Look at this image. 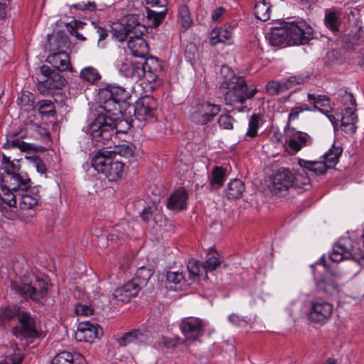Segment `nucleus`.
<instances>
[{
    "label": "nucleus",
    "instance_id": "obj_1",
    "mask_svg": "<svg viewBox=\"0 0 364 364\" xmlns=\"http://www.w3.org/2000/svg\"><path fill=\"white\" fill-rule=\"evenodd\" d=\"M130 97L129 91L121 86L107 85L99 90L100 107L113 119L114 140L119 138V134H127L132 127L131 122L123 118L120 108V102H125Z\"/></svg>",
    "mask_w": 364,
    "mask_h": 364
},
{
    "label": "nucleus",
    "instance_id": "obj_2",
    "mask_svg": "<svg viewBox=\"0 0 364 364\" xmlns=\"http://www.w3.org/2000/svg\"><path fill=\"white\" fill-rule=\"evenodd\" d=\"M18 186L12 188L9 185L0 188V199L9 207H14L16 205L17 199L19 200V207L22 212L29 211L30 217L36 215L37 207L41 205V196L36 188H30L31 181L26 183V185L21 186V181L17 182Z\"/></svg>",
    "mask_w": 364,
    "mask_h": 364
},
{
    "label": "nucleus",
    "instance_id": "obj_3",
    "mask_svg": "<svg viewBox=\"0 0 364 364\" xmlns=\"http://www.w3.org/2000/svg\"><path fill=\"white\" fill-rule=\"evenodd\" d=\"M313 28L305 21L284 22L274 28L269 35V43L274 46L301 45L313 38Z\"/></svg>",
    "mask_w": 364,
    "mask_h": 364
},
{
    "label": "nucleus",
    "instance_id": "obj_4",
    "mask_svg": "<svg viewBox=\"0 0 364 364\" xmlns=\"http://www.w3.org/2000/svg\"><path fill=\"white\" fill-rule=\"evenodd\" d=\"M220 75L223 81L220 90L225 91V101L228 105H233L237 103L243 104L250 97V93L247 92V85L242 77L237 76L234 70L226 65L220 68Z\"/></svg>",
    "mask_w": 364,
    "mask_h": 364
},
{
    "label": "nucleus",
    "instance_id": "obj_5",
    "mask_svg": "<svg viewBox=\"0 0 364 364\" xmlns=\"http://www.w3.org/2000/svg\"><path fill=\"white\" fill-rule=\"evenodd\" d=\"M112 120L109 114L105 112L99 113L97 117L87 124L85 132L90 135L97 146L111 148L112 144H114Z\"/></svg>",
    "mask_w": 364,
    "mask_h": 364
},
{
    "label": "nucleus",
    "instance_id": "obj_6",
    "mask_svg": "<svg viewBox=\"0 0 364 364\" xmlns=\"http://www.w3.org/2000/svg\"><path fill=\"white\" fill-rule=\"evenodd\" d=\"M93 168L99 173H104L110 181H116L124 175L123 162L112 156L111 151L100 150L92 158Z\"/></svg>",
    "mask_w": 364,
    "mask_h": 364
},
{
    "label": "nucleus",
    "instance_id": "obj_7",
    "mask_svg": "<svg viewBox=\"0 0 364 364\" xmlns=\"http://www.w3.org/2000/svg\"><path fill=\"white\" fill-rule=\"evenodd\" d=\"M151 277V270L145 267L138 269L133 279L114 291L113 296L122 302H128L137 295L141 287L147 284Z\"/></svg>",
    "mask_w": 364,
    "mask_h": 364
},
{
    "label": "nucleus",
    "instance_id": "obj_8",
    "mask_svg": "<svg viewBox=\"0 0 364 364\" xmlns=\"http://www.w3.org/2000/svg\"><path fill=\"white\" fill-rule=\"evenodd\" d=\"M3 173L0 177V188L9 185L14 188L18 186V181H21V186H24L29 181V177L26 173L21 171V166L18 161H11L9 157L3 154L2 159Z\"/></svg>",
    "mask_w": 364,
    "mask_h": 364
},
{
    "label": "nucleus",
    "instance_id": "obj_9",
    "mask_svg": "<svg viewBox=\"0 0 364 364\" xmlns=\"http://www.w3.org/2000/svg\"><path fill=\"white\" fill-rule=\"evenodd\" d=\"M208 322L198 317H186L179 324L180 330L186 341L196 342L204 335Z\"/></svg>",
    "mask_w": 364,
    "mask_h": 364
},
{
    "label": "nucleus",
    "instance_id": "obj_10",
    "mask_svg": "<svg viewBox=\"0 0 364 364\" xmlns=\"http://www.w3.org/2000/svg\"><path fill=\"white\" fill-rule=\"evenodd\" d=\"M360 257V250L353 245L349 237L341 238L333 246L329 255L331 260L336 262L348 259L357 260Z\"/></svg>",
    "mask_w": 364,
    "mask_h": 364
},
{
    "label": "nucleus",
    "instance_id": "obj_11",
    "mask_svg": "<svg viewBox=\"0 0 364 364\" xmlns=\"http://www.w3.org/2000/svg\"><path fill=\"white\" fill-rule=\"evenodd\" d=\"M291 177L290 169L281 168L269 177L267 187L273 194L283 196L292 186Z\"/></svg>",
    "mask_w": 364,
    "mask_h": 364
},
{
    "label": "nucleus",
    "instance_id": "obj_12",
    "mask_svg": "<svg viewBox=\"0 0 364 364\" xmlns=\"http://www.w3.org/2000/svg\"><path fill=\"white\" fill-rule=\"evenodd\" d=\"M11 287L23 297L30 298L36 301L43 299L48 293L47 283L43 280H37L33 285L12 282Z\"/></svg>",
    "mask_w": 364,
    "mask_h": 364
},
{
    "label": "nucleus",
    "instance_id": "obj_13",
    "mask_svg": "<svg viewBox=\"0 0 364 364\" xmlns=\"http://www.w3.org/2000/svg\"><path fill=\"white\" fill-rule=\"evenodd\" d=\"M19 325L13 328V334L18 338H36L39 336L36 319L30 313L22 311L18 316Z\"/></svg>",
    "mask_w": 364,
    "mask_h": 364
},
{
    "label": "nucleus",
    "instance_id": "obj_14",
    "mask_svg": "<svg viewBox=\"0 0 364 364\" xmlns=\"http://www.w3.org/2000/svg\"><path fill=\"white\" fill-rule=\"evenodd\" d=\"M40 71L43 78L39 80V90L43 92L48 90L61 89L65 83V79L56 70H52L48 65H43Z\"/></svg>",
    "mask_w": 364,
    "mask_h": 364
},
{
    "label": "nucleus",
    "instance_id": "obj_15",
    "mask_svg": "<svg viewBox=\"0 0 364 364\" xmlns=\"http://www.w3.org/2000/svg\"><path fill=\"white\" fill-rule=\"evenodd\" d=\"M333 311V306L331 303L321 298L315 299L311 301L309 318L313 322L322 323L331 317Z\"/></svg>",
    "mask_w": 364,
    "mask_h": 364
},
{
    "label": "nucleus",
    "instance_id": "obj_16",
    "mask_svg": "<svg viewBox=\"0 0 364 364\" xmlns=\"http://www.w3.org/2000/svg\"><path fill=\"white\" fill-rule=\"evenodd\" d=\"M156 102L149 95L140 97L134 105V117L139 122L151 119L155 115Z\"/></svg>",
    "mask_w": 364,
    "mask_h": 364
},
{
    "label": "nucleus",
    "instance_id": "obj_17",
    "mask_svg": "<svg viewBox=\"0 0 364 364\" xmlns=\"http://www.w3.org/2000/svg\"><path fill=\"white\" fill-rule=\"evenodd\" d=\"M103 334L102 328L90 321L80 322L75 333V338L79 342L92 343L95 338H100Z\"/></svg>",
    "mask_w": 364,
    "mask_h": 364
},
{
    "label": "nucleus",
    "instance_id": "obj_18",
    "mask_svg": "<svg viewBox=\"0 0 364 364\" xmlns=\"http://www.w3.org/2000/svg\"><path fill=\"white\" fill-rule=\"evenodd\" d=\"M344 100L350 102V107H347L344 109L341 119V126L346 133L353 134L356 130L355 122H357V116L355 114V100L350 93L346 94Z\"/></svg>",
    "mask_w": 364,
    "mask_h": 364
},
{
    "label": "nucleus",
    "instance_id": "obj_19",
    "mask_svg": "<svg viewBox=\"0 0 364 364\" xmlns=\"http://www.w3.org/2000/svg\"><path fill=\"white\" fill-rule=\"evenodd\" d=\"M220 111V106L209 102H203L196 107L192 117L195 122L204 125L211 122Z\"/></svg>",
    "mask_w": 364,
    "mask_h": 364
},
{
    "label": "nucleus",
    "instance_id": "obj_20",
    "mask_svg": "<svg viewBox=\"0 0 364 364\" xmlns=\"http://www.w3.org/2000/svg\"><path fill=\"white\" fill-rule=\"evenodd\" d=\"M307 97L309 102L314 105V108L326 114L334 127H336L337 125V119L333 115L329 114L332 110V107L330 105V99L325 95H315L314 94H309Z\"/></svg>",
    "mask_w": 364,
    "mask_h": 364
},
{
    "label": "nucleus",
    "instance_id": "obj_21",
    "mask_svg": "<svg viewBox=\"0 0 364 364\" xmlns=\"http://www.w3.org/2000/svg\"><path fill=\"white\" fill-rule=\"evenodd\" d=\"M287 135L289 138V147L296 152L311 145L312 142L311 136L307 133L296 131L294 129H289Z\"/></svg>",
    "mask_w": 364,
    "mask_h": 364
},
{
    "label": "nucleus",
    "instance_id": "obj_22",
    "mask_svg": "<svg viewBox=\"0 0 364 364\" xmlns=\"http://www.w3.org/2000/svg\"><path fill=\"white\" fill-rule=\"evenodd\" d=\"M141 61H131L124 60L119 63L117 68L121 75L126 77H130L134 80H139L143 76V71L141 68Z\"/></svg>",
    "mask_w": 364,
    "mask_h": 364
},
{
    "label": "nucleus",
    "instance_id": "obj_23",
    "mask_svg": "<svg viewBox=\"0 0 364 364\" xmlns=\"http://www.w3.org/2000/svg\"><path fill=\"white\" fill-rule=\"evenodd\" d=\"M139 20L134 16H127V26L119 25L118 28H113V36L119 42H123L132 33V28H135L136 26H139Z\"/></svg>",
    "mask_w": 364,
    "mask_h": 364
},
{
    "label": "nucleus",
    "instance_id": "obj_24",
    "mask_svg": "<svg viewBox=\"0 0 364 364\" xmlns=\"http://www.w3.org/2000/svg\"><path fill=\"white\" fill-rule=\"evenodd\" d=\"M127 47L135 57L145 58L149 53V46L145 40L139 36H129Z\"/></svg>",
    "mask_w": 364,
    "mask_h": 364
},
{
    "label": "nucleus",
    "instance_id": "obj_25",
    "mask_svg": "<svg viewBox=\"0 0 364 364\" xmlns=\"http://www.w3.org/2000/svg\"><path fill=\"white\" fill-rule=\"evenodd\" d=\"M46 60L59 71H67L71 68L69 55L65 51L49 55Z\"/></svg>",
    "mask_w": 364,
    "mask_h": 364
},
{
    "label": "nucleus",
    "instance_id": "obj_26",
    "mask_svg": "<svg viewBox=\"0 0 364 364\" xmlns=\"http://www.w3.org/2000/svg\"><path fill=\"white\" fill-rule=\"evenodd\" d=\"M51 364H87V362L80 353L62 351L53 358Z\"/></svg>",
    "mask_w": 364,
    "mask_h": 364
},
{
    "label": "nucleus",
    "instance_id": "obj_27",
    "mask_svg": "<svg viewBox=\"0 0 364 364\" xmlns=\"http://www.w3.org/2000/svg\"><path fill=\"white\" fill-rule=\"evenodd\" d=\"M187 2L188 0H183V2L178 6L177 11V21L183 32L186 31L193 24V19Z\"/></svg>",
    "mask_w": 364,
    "mask_h": 364
},
{
    "label": "nucleus",
    "instance_id": "obj_28",
    "mask_svg": "<svg viewBox=\"0 0 364 364\" xmlns=\"http://www.w3.org/2000/svg\"><path fill=\"white\" fill-rule=\"evenodd\" d=\"M188 193L183 188L177 189L169 197L167 207L171 210H183L186 206Z\"/></svg>",
    "mask_w": 364,
    "mask_h": 364
},
{
    "label": "nucleus",
    "instance_id": "obj_29",
    "mask_svg": "<svg viewBox=\"0 0 364 364\" xmlns=\"http://www.w3.org/2000/svg\"><path fill=\"white\" fill-rule=\"evenodd\" d=\"M298 164L301 168L307 169L311 171L316 176H319L325 173L328 168H331L328 166L324 159H322L321 161H306L304 159H299Z\"/></svg>",
    "mask_w": 364,
    "mask_h": 364
},
{
    "label": "nucleus",
    "instance_id": "obj_30",
    "mask_svg": "<svg viewBox=\"0 0 364 364\" xmlns=\"http://www.w3.org/2000/svg\"><path fill=\"white\" fill-rule=\"evenodd\" d=\"M316 288L319 291L333 295L338 292V286L332 275L326 274L316 282Z\"/></svg>",
    "mask_w": 364,
    "mask_h": 364
},
{
    "label": "nucleus",
    "instance_id": "obj_31",
    "mask_svg": "<svg viewBox=\"0 0 364 364\" xmlns=\"http://www.w3.org/2000/svg\"><path fill=\"white\" fill-rule=\"evenodd\" d=\"M245 183L240 179H232L228 183L225 189V194L226 197L231 199L240 198L245 191Z\"/></svg>",
    "mask_w": 364,
    "mask_h": 364
},
{
    "label": "nucleus",
    "instance_id": "obj_32",
    "mask_svg": "<svg viewBox=\"0 0 364 364\" xmlns=\"http://www.w3.org/2000/svg\"><path fill=\"white\" fill-rule=\"evenodd\" d=\"M292 186L296 188L307 190L310 188V179L304 168L294 172L291 171Z\"/></svg>",
    "mask_w": 364,
    "mask_h": 364
},
{
    "label": "nucleus",
    "instance_id": "obj_33",
    "mask_svg": "<svg viewBox=\"0 0 364 364\" xmlns=\"http://www.w3.org/2000/svg\"><path fill=\"white\" fill-rule=\"evenodd\" d=\"M232 31L227 28H216L210 33V43L215 46L220 42H225L232 38Z\"/></svg>",
    "mask_w": 364,
    "mask_h": 364
},
{
    "label": "nucleus",
    "instance_id": "obj_34",
    "mask_svg": "<svg viewBox=\"0 0 364 364\" xmlns=\"http://www.w3.org/2000/svg\"><path fill=\"white\" fill-rule=\"evenodd\" d=\"M144 334L139 330H134L124 334L122 337L118 339V343L121 346H125L129 343H136L142 342Z\"/></svg>",
    "mask_w": 364,
    "mask_h": 364
},
{
    "label": "nucleus",
    "instance_id": "obj_35",
    "mask_svg": "<svg viewBox=\"0 0 364 364\" xmlns=\"http://www.w3.org/2000/svg\"><path fill=\"white\" fill-rule=\"evenodd\" d=\"M114 144V149L110 151L112 156L114 155H119L125 158H129L133 156L134 153L135 146L128 141L123 142L122 144L116 145Z\"/></svg>",
    "mask_w": 364,
    "mask_h": 364
},
{
    "label": "nucleus",
    "instance_id": "obj_36",
    "mask_svg": "<svg viewBox=\"0 0 364 364\" xmlns=\"http://www.w3.org/2000/svg\"><path fill=\"white\" fill-rule=\"evenodd\" d=\"M20 308L17 305H9L0 307V323H4L6 321L19 316Z\"/></svg>",
    "mask_w": 364,
    "mask_h": 364
},
{
    "label": "nucleus",
    "instance_id": "obj_37",
    "mask_svg": "<svg viewBox=\"0 0 364 364\" xmlns=\"http://www.w3.org/2000/svg\"><path fill=\"white\" fill-rule=\"evenodd\" d=\"M325 24L333 31L338 30L341 23L340 13L335 10H326L325 12Z\"/></svg>",
    "mask_w": 364,
    "mask_h": 364
},
{
    "label": "nucleus",
    "instance_id": "obj_38",
    "mask_svg": "<svg viewBox=\"0 0 364 364\" xmlns=\"http://www.w3.org/2000/svg\"><path fill=\"white\" fill-rule=\"evenodd\" d=\"M255 17L262 21H265L270 17V6L266 0H260L256 3L255 6Z\"/></svg>",
    "mask_w": 364,
    "mask_h": 364
},
{
    "label": "nucleus",
    "instance_id": "obj_39",
    "mask_svg": "<svg viewBox=\"0 0 364 364\" xmlns=\"http://www.w3.org/2000/svg\"><path fill=\"white\" fill-rule=\"evenodd\" d=\"M225 173L222 167L215 166L209 177L213 188H220L225 181Z\"/></svg>",
    "mask_w": 364,
    "mask_h": 364
},
{
    "label": "nucleus",
    "instance_id": "obj_40",
    "mask_svg": "<svg viewBox=\"0 0 364 364\" xmlns=\"http://www.w3.org/2000/svg\"><path fill=\"white\" fill-rule=\"evenodd\" d=\"M342 153V149L334 145L326 152L321 159L328 164V166H334L338 161V158Z\"/></svg>",
    "mask_w": 364,
    "mask_h": 364
},
{
    "label": "nucleus",
    "instance_id": "obj_41",
    "mask_svg": "<svg viewBox=\"0 0 364 364\" xmlns=\"http://www.w3.org/2000/svg\"><path fill=\"white\" fill-rule=\"evenodd\" d=\"M38 112L44 117H53L55 114L54 104L48 100H43L38 102Z\"/></svg>",
    "mask_w": 364,
    "mask_h": 364
},
{
    "label": "nucleus",
    "instance_id": "obj_42",
    "mask_svg": "<svg viewBox=\"0 0 364 364\" xmlns=\"http://www.w3.org/2000/svg\"><path fill=\"white\" fill-rule=\"evenodd\" d=\"M80 77L84 80L92 84L101 78V75L99 72L93 67H87L83 68L80 72Z\"/></svg>",
    "mask_w": 364,
    "mask_h": 364
},
{
    "label": "nucleus",
    "instance_id": "obj_43",
    "mask_svg": "<svg viewBox=\"0 0 364 364\" xmlns=\"http://www.w3.org/2000/svg\"><path fill=\"white\" fill-rule=\"evenodd\" d=\"M288 85L287 82L281 81H271L267 83L266 88L267 92L272 95H275L280 94L288 89Z\"/></svg>",
    "mask_w": 364,
    "mask_h": 364
},
{
    "label": "nucleus",
    "instance_id": "obj_44",
    "mask_svg": "<svg viewBox=\"0 0 364 364\" xmlns=\"http://www.w3.org/2000/svg\"><path fill=\"white\" fill-rule=\"evenodd\" d=\"M26 130L28 134H32L36 138L48 134L46 129L40 126L38 124L33 122L31 120L26 122Z\"/></svg>",
    "mask_w": 364,
    "mask_h": 364
},
{
    "label": "nucleus",
    "instance_id": "obj_45",
    "mask_svg": "<svg viewBox=\"0 0 364 364\" xmlns=\"http://www.w3.org/2000/svg\"><path fill=\"white\" fill-rule=\"evenodd\" d=\"M4 149L18 148L21 151H28L31 147L28 143H26L20 138L8 139L4 145Z\"/></svg>",
    "mask_w": 364,
    "mask_h": 364
},
{
    "label": "nucleus",
    "instance_id": "obj_46",
    "mask_svg": "<svg viewBox=\"0 0 364 364\" xmlns=\"http://www.w3.org/2000/svg\"><path fill=\"white\" fill-rule=\"evenodd\" d=\"M187 268L190 274V278L193 280L200 276L202 270H204V266L198 260L193 259L188 261Z\"/></svg>",
    "mask_w": 364,
    "mask_h": 364
},
{
    "label": "nucleus",
    "instance_id": "obj_47",
    "mask_svg": "<svg viewBox=\"0 0 364 364\" xmlns=\"http://www.w3.org/2000/svg\"><path fill=\"white\" fill-rule=\"evenodd\" d=\"M141 68L143 71V75L148 73L159 71V64L156 58H149L145 60L144 62H141Z\"/></svg>",
    "mask_w": 364,
    "mask_h": 364
},
{
    "label": "nucleus",
    "instance_id": "obj_48",
    "mask_svg": "<svg viewBox=\"0 0 364 364\" xmlns=\"http://www.w3.org/2000/svg\"><path fill=\"white\" fill-rule=\"evenodd\" d=\"M83 24L84 23L82 21L74 20L67 24V28L70 35L75 36L77 39L85 41V38L77 30V28L82 27Z\"/></svg>",
    "mask_w": 364,
    "mask_h": 364
},
{
    "label": "nucleus",
    "instance_id": "obj_49",
    "mask_svg": "<svg viewBox=\"0 0 364 364\" xmlns=\"http://www.w3.org/2000/svg\"><path fill=\"white\" fill-rule=\"evenodd\" d=\"M30 165L35 168L36 171L41 174H46V166L43 161L39 156L30 157L29 159Z\"/></svg>",
    "mask_w": 364,
    "mask_h": 364
},
{
    "label": "nucleus",
    "instance_id": "obj_50",
    "mask_svg": "<svg viewBox=\"0 0 364 364\" xmlns=\"http://www.w3.org/2000/svg\"><path fill=\"white\" fill-rule=\"evenodd\" d=\"M264 120L261 114H255L252 115V138L258 134L257 129L263 124Z\"/></svg>",
    "mask_w": 364,
    "mask_h": 364
},
{
    "label": "nucleus",
    "instance_id": "obj_51",
    "mask_svg": "<svg viewBox=\"0 0 364 364\" xmlns=\"http://www.w3.org/2000/svg\"><path fill=\"white\" fill-rule=\"evenodd\" d=\"M93 309L88 304L78 303L75 306V313L77 316H90L92 314Z\"/></svg>",
    "mask_w": 364,
    "mask_h": 364
},
{
    "label": "nucleus",
    "instance_id": "obj_52",
    "mask_svg": "<svg viewBox=\"0 0 364 364\" xmlns=\"http://www.w3.org/2000/svg\"><path fill=\"white\" fill-rule=\"evenodd\" d=\"M72 7L77 10L93 11L96 10L97 5L95 1H88L87 2L81 1L74 4Z\"/></svg>",
    "mask_w": 364,
    "mask_h": 364
},
{
    "label": "nucleus",
    "instance_id": "obj_53",
    "mask_svg": "<svg viewBox=\"0 0 364 364\" xmlns=\"http://www.w3.org/2000/svg\"><path fill=\"white\" fill-rule=\"evenodd\" d=\"M158 73L159 71L151 72L142 76L151 84L150 87L152 89L161 85L162 83L161 80L158 78Z\"/></svg>",
    "mask_w": 364,
    "mask_h": 364
},
{
    "label": "nucleus",
    "instance_id": "obj_54",
    "mask_svg": "<svg viewBox=\"0 0 364 364\" xmlns=\"http://www.w3.org/2000/svg\"><path fill=\"white\" fill-rule=\"evenodd\" d=\"M220 264V261L218 257L212 256L210 257L205 262L204 270L205 272L213 271L217 269V267Z\"/></svg>",
    "mask_w": 364,
    "mask_h": 364
},
{
    "label": "nucleus",
    "instance_id": "obj_55",
    "mask_svg": "<svg viewBox=\"0 0 364 364\" xmlns=\"http://www.w3.org/2000/svg\"><path fill=\"white\" fill-rule=\"evenodd\" d=\"M232 117L229 114H221L218 118V124L220 128L230 129L232 128Z\"/></svg>",
    "mask_w": 364,
    "mask_h": 364
},
{
    "label": "nucleus",
    "instance_id": "obj_56",
    "mask_svg": "<svg viewBox=\"0 0 364 364\" xmlns=\"http://www.w3.org/2000/svg\"><path fill=\"white\" fill-rule=\"evenodd\" d=\"M228 320L231 323L239 327H245L248 324V321L246 318L235 314L230 315Z\"/></svg>",
    "mask_w": 364,
    "mask_h": 364
},
{
    "label": "nucleus",
    "instance_id": "obj_57",
    "mask_svg": "<svg viewBox=\"0 0 364 364\" xmlns=\"http://www.w3.org/2000/svg\"><path fill=\"white\" fill-rule=\"evenodd\" d=\"M184 279L182 272H169L166 274V279L168 282L178 284Z\"/></svg>",
    "mask_w": 364,
    "mask_h": 364
},
{
    "label": "nucleus",
    "instance_id": "obj_58",
    "mask_svg": "<svg viewBox=\"0 0 364 364\" xmlns=\"http://www.w3.org/2000/svg\"><path fill=\"white\" fill-rule=\"evenodd\" d=\"M306 77H301L300 76H291L288 79L283 80L284 82H287L288 85V89L291 88L296 85H300L304 83Z\"/></svg>",
    "mask_w": 364,
    "mask_h": 364
},
{
    "label": "nucleus",
    "instance_id": "obj_59",
    "mask_svg": "<svg viewBox=\"0 0 364 364\" xmlns=\"http://www.w3.org/2000/svg\"><path fill=\"white\" fill-rule=\"evenodd\" d=\"M92 24L94 26V28L95 29V31L98 35L99 42L105 40L108 36L107 31L105 28L100 26L98 23L92 21Z\"/></svg>",
    "mask_w": 364,
    "mask_h": 364
},
{
    "label": "nucleus",
    "instance_id": "obj_60",
    "mask_svg": "<svg viewBox=\"0 0 364 364\" xmlns=\"http://www.w3.org/2000/svg\"><path fill=\"white\" fill-rule=\"evenodd\" d=\"M304 110H309V109L308 108H302V107H299L293 108L289 114V120L296 119L297 118V117L299 116V114L301 112H304Z\"/></svg>",
    "mask_w": 364,
    "mask_h": 364
},
{
    "label": "nucleus",
    "instance_id": "obj_61",
    "mask_svg": "<svg viewBox=\"0 0 364 364\" xmlns=\"http://www.w3.org/2000/svg\"><path fill=\"white\" fill-rule=\"evenodd\" d=\"M167 4H168L167 0H156L154 1L155 6L162 9V10L159 11V13L163 15L166 14V13L167 11V8H166Z\"/></svg>",
    "mask_w": 364,
    "mask_h": 364
},
{
    "label": "nucleus",
    "instance_id": "obj_62",
    "mask_svg": "<svg viewBox=\"0 0 364 364\" xmlns=\"http://www.w3.org/2000/svg\"><path fill=\"white\" fill-rule=\"evenodd\" d=\"M152 216H153V214H152V212L151 211V208L144 209L141 214V220L145 223H148L150 220V219L152 218Z\"/></svg>",
    "mask_w": 364,
    "mask_h": 364
},
{
    "label": "nucleus",
    "instance_id": "obj_63",
    "mask_svg": "<svg viewBox=\"0 0 364 364\" xmlns=\"http://www.w3.org/2000/svg\"><path fill=\"white\" fill-rule=\"evenodd\" d=\"M225 12V9L223 7H218L215 9L212 14V18L213 21H218L220 16Z\"/></svg>",
    "mask_w": 364,
    "mask_h": 364
},
{
    "label": "nucleus",
    "instance_id": "obj_64",
    "mask_svg": "<svg viewBox=\"0 0 364 364\" xmlns=\"http://www.w3.org/2000/svg\"><path fill=\"white\" fill-rule=\"evenodd\" d=\"M10 360L12 362V364H21L22 357L19 354H14L11 356Z\"/></svg>",
    "mask_w": 364,
    "mask_h": 364
}]
</instances>
